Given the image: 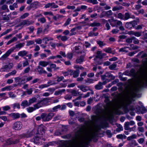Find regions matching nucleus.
<instances>
[{
  "label": "nucleus",
  "mask_w": 147,
  "mask_h": 147,
  "mask_svg": "<svg viewBox=\"0 0 147 147\" xmlns=\"http://www.w3.org/2000/svg\"><path fill=\"white\" fill-rule=\"evenodd\" d=\"M88 134L84 135L83 133L81 132L80 133L78 141L77 142L74 147H83L85 140L88 137Z\"/></svg>",
  "instance_id": "nucleus-1"
},
{
  "label": "nucleus",
  "mask_w": 147,
  "mask_h": 147,
  "mask_svg": "<svg viewBox=\"0 0 147 147\" xmlns=\"http://www.w3.org/2000/svg\"><path fill=\"white\" fill-rule=\"evenodd\" d=\"M47 101V98L43 99L38 103L37 104L34 105V107H29L27 108V110L29 113H31L35 110L36 109H38L39 108L42 107L45 104H46Z\"/></svg>",
  "instance_id": "nucleus-2"
},
{
  "label": "nucleus",
  "mask_w": 147,
  "mask_h": 147,
  "mask_svg": "<svg viewBox=\"0 0 147 147\" xmlns=\"http://www.w3.org/2000/svg\"><path fill=\"white\" fill-rule=\"evenodd\" d=\"M54 116L53 113H51L48 114L43 113L41 116V119L44 121H48L51 120Z\"/></svg>",
  "instance_id": "nucleus-3"
},
{
  "label": "nucleus",
  "mask_w": 147,
  "mask_h": 147,
  "mask_svg": "<svg viewBox=\"0 0 147 147\" xmlns=\"http://www.w3.org/2000/svg\"><path fill=\"white\" fill-rule=\"evenodd\" d=\"M22 123L20 121H17L13 123L12 128L15 130H20L22 129Z\"/></svg>",
  "instance_id": "nucleus-4"
},
{
  "label": "nucleus",
  "mask_w": 147,
  "mask_h": 147,
  "mask_svg": "<svg viewBox=\"0 0 147 147\" xmlns=\"http://www.w3.org/2000/svg\"><path fill=\"white\" fill-rule=\"evenodd\" d=\"M14 49L13 48H11L5 54L1 56V58L5 59L14 51Z\"/></svg>",
  "instance_id": "nucleus-5"
},
{
  "label": "nucleus",
  "mask_w": 147,
  "mask_h": 147,
  "mask_svg": "<svg viewBox=\"0 0 147 147\" xmlns=\"http://www.w3.org/2000/svg\"><path fill=\"white\" fill-rule=\"evenodd\" d=\"M19 141V140L18 139H16L15 140L13 138L9 139L6 141H5V142H6V144L7 145H9L11 144H15L18 142Z\"/></svg>",
  "instance_id": "nucleus-6"
},
{
  "label": "nucleus",
  "mask_w": 147,
  "mask_h": 147,
  "mask_svg": "<svg viewBox=\"0 0 147 147\" xmlns=\"http://www.w3.org/2000/svg\"><path fill=\"white\" fill-rule=\"evenodd\" d=\"M135 122L133 121H131L129 122H126L125 123L124 128L126 130L129 129V125H133L135 124Z\"/></svg>",
  "instance_id": "nucleus-7"
},
{
  "label": "nucleus",
  "mask_w": 147,
  "mask_h": 147,
  "mask_svg": "<svg viewBox=\"0 0 147 147\" xmlns=\"http://www.w3.org/2000/svg\"><path fill=\"white\" fill-rule=\"evenodd\" d=\"M58 7V6L54 3H49L46 4L45 6V7L46 8L51 7L52 8H56Z\"/></svg>",
  "instance_id": "nucleus-8"
},
{
  "label": "nucleus",
  "mask_w": 147,
  "mask_h": 147,
  "mask_svg": "<svg viewBox=\"0 0 147 147\" xmlns=\"http://www.w3.org/2000/svg\"><path fill=\"white\" fill-rule=\"evenodd\" d=\"M78 87L83 92H86L89 89L88 87L86 86H85L82 85L78 86Z\"/></svg>",
  "instance_id": "nucleus-9"
},
{
  "label": "nucleus",
  "mask_w": 147,
  "mask_h": 147,
  "mask_svg": "<svg viewBox=\"0 0 147 147\" xmlns=\"http://www.w3.org/2000/svg\"><path fill=\"white\" fill-rule=\"evenodd\" d=\"M37 69L39 74H46L47 73V72L42 67H40V66H38Z\"/></svg>",
  "instance_id": "nucleus-10"
},
{
  "label": "nucleus",
  "mask_w": 147,
  "mask_h": 147,
  "mask_svg": "<svg viewBox=\"0 0 147 147\" xmlns=\"http://www.w3.org/2000/svg\"><path fill=\"white\" fill-rule=\"evenodd\" d=\"M106 55L105 53H102L101 51H98L97 53V56L96 57V60H98L97 58L100 59L102 58L103 56Z\"/></svg>",
  "instance_id": "nucleus-11"
},
{
  "label": "nucleus",
  "mask_w": 147,
  "mask_h": 147,
  "mask_svg": "<svg viewBox=\"0 0 147 147\" xmlns=\"http://www.w3.org/2000/svg\"><path fill=\"white\" fill-rule=\"evenodd\" d=\"M38 64L39 65L45 67L49 64V63L45 61H40L39 62Z\"/></svg>",
  "instance_id": "nucleus-12"
},
{
  "label": "nucleus",
  "mask_w": 147,
  "mask_h": 147,
  "mask_svg": "<svg viewBox=\"0 0 147 147\" xmlns=\"http://www.w3.org/2000/svg\"><path fill=\"white\" fill-rule=\"evenodd\" d=\"M65 91V89L59 90L57 91H55L54 93V94L56 95L61 94L63 93Z\"/></svg>",
  "instance_id": "nucleus-13"
},
{
  "label": "nucleus",
  "mask_w": 147,
  "mask_h": 147,
  "mask_svg": "<svg viewBox=\"0 0 147 147\" xmlns=\"http://www.w3.org/2000/svg\"><path fill=\"white\" fill-rule=\"evenodd\" d=\"M41 139L38 137H35L34 139V142L36 144H41V143L40 142Z\"/></svg>",
  "instance_id": "nucleus-14"
},
{
  "label": "nucleus",
  "mask_w": 147,
  "mask_h": 147,
  "mask_svg": "<svg viewBox=\"0 0 147 147\" xmlns=\"http://www.w3.org/2000/svg\"><path fill=\"white\" fill-rule=\"evenodd\" d=\"M28 53V52L25 51H21L18 53V55L22 57L26 55Z\"/></svg>",
  "instance_id": "nucleus-15"
},
{
  "label": "nucleus",
  "mask_w": 147,
  "mask_h": 147,
  "mask_svg": "<svg viewBox=\"0 0 147 147\" xmlns=\"http://www.w3.org/2000/svg\"><path fill=\"white\" fill-rule=\"evenodd\" d=\"M9 69L7 65L3 66L1 69L2 72H8L9 71Z\"/></svg>",
  "instance_id": "nucleus-16"
},
{
  "label": "nucleus",
  "mask_w": 147,
  "mask_h": 147,
  "mask_svg": "<svg viewBox=\"0 0 147 147\" xmlns=\"http://www.w3.org/2000/svg\"><path fill=\"white\" fill-rule=\"evenodd\" d=\"M20 115L18 113H13L10 115V116L14 119L19 118L20 117Z\"/></svg>",
  "instance_id": "nucleus-17"
},
{
  "label": "nucleus",
  "mask_w": 147,
  "mask_h": 147,
  "mask_svg": "<svg viewBox=\"0 0 147 147\" xmlns=\"http://www.w3.org/2000/svg\"><path fill=\"white\" fill-rule=\"evenodd\" d=\"M21 105L24 108L30 105V104L26 100H24L23 101L21 104Z\"/></svg>",
  "instance_id": "nucleus-18"
},
{
  "label": "nucleus",
  "mask_w": 147,
  "mask_h": 147,
  "mask_svg": "<svg viewBox=\"0 0 147 147\" xmlns=\"http://www.w3.org/2000/svg\"><path fill=\"white\" fill-rule=\"evenodd\" d=\"M57 38L58 39H60V38L63 41H65L67 39V37L66 36H58L57 37Z\"/></svg>",
  "instance_id": "nucleus-19"
},
{
  "label": "nucleus",
  "mask_w": 147,
  "mask_h": 147,
  "mask_svg": "<svg viewBox=\"0 0 147 147\" xmlns=\"http://www.w3.org/2000/svg\"><path fill=\"white\" fill-rule=\"evenodd\" d=\"M102 88V84L101 82H99L98 84L95 86V88L97 90H100Z\"/></svg>",
  "instance_id": "nucleus-20"
},
{
  "label": "nucleus",
  "mask_w": 147,
  "mask_h": 147,
  "mask_svg": "<svg viewBox=\"0 0 147 147\" xmlns=\"http://www.w3.org/2000/svg\"><path fill=\"white\" fill-rule=\"evenodd\" d=\"M52 40L53 38H51L46 37L43 39L42 41L43 42H44L45 44H46L49 41Z\"/></svg>",
  "instance_id": "nucleus-21"
},
{
  "label": "nucleus",
  "mask_w": 147,
  "mask_h": 147,
  "mask_svg": "<svg viewBox=\"0 0 147 147\" xmlns=\"http://www.w3.org/2000/svg\"><path fill=\"white\" fill-rule=\"evenodd\" d=\"M30 136L28 134H23L22 135H20L19 136V138H28Z\"/></svg>",
  "instance_id": "nucleus-22"
},
{
  "label": "nucleus",
  "mask_w": 147,
  "mask_h": 147,
  "mask_svg": "<svg viewBox=\"0 0 147 147\" xmlns=\"http://www.w3.org/2000/svg\"><path fill=\"white\" fill-rule=\"evenodd\" d=\"M111 20H113L114 21H117V20H115L113 19H111L109 20V23H110L111 25L112 26H116V23L114 22H113V21H111Z\"/></svg>",
  "instance_id": "nucleus-23"
},
{
  "label": "nucleus",
  "mask_w": 147,
  "mask_h": 147,
  "mask_svg": "<svg viewBox=\"0 0 147 147\" xmlns=\"http://www.w3.org/2000/svg\"><path fill=\"white\" fill-rule=\"evenodd\" d=\"M111 20L112 21H112L113 22H115V23H116V26H120L122 25V22L120 21H118V20L114 21L113 20H111Z\"/></svg>",
  "instance_id": "nucleus-24"
},
{
  "label": "nucleus",
  "mask_w": 147,
  "mask_h": 147,
  "mask_svg": "<svg viewBox=\"0 0 147 147\" xmlns=\"http://www.w3.org/2000/svg\"><path fill=\"white\" fill-rule=\"evenodd\" d=\"M60 107H61V106L60 105H58L56 106L55 107H53L52 109V110H51V111H53V112L56 111H57L58 109L60 108Z\"/></svg>",
  "instance_id": "nucleus-25"
},
{
  "label": "nucleus",
  "mask_w": 147,
  "mask_h": 147,
  "mask_svg": "<svg viewBox=\"0 0 147 147\" xmlns=\"http://www.w3.org/2000/svg\"><path fill=\"white\" fill-rule=\"evenodd\" d=\"M141 110V113L142 114H143L146 113L147 112V110L144 107H142L140 108Z\"/></svg>",
  "instance_id": "nucleus-26"
},
{
  "label": "nucleus",
  "mask_w": 147,
  "mask_h": 147,
  "mask_svg": "<svg viewBox=\"0 0 147 147\" xmlns=\"http://www.w3.org/2000/svg\"><path fill=\"white\" fill-rule=\"evenodd\" d=\"M36 100V98H32L30 99L29 101V104H30V105L35 102Z\"/></svg>",
  "instance_id": "nucleus-27"
},
{
  "label": "nucleus",
  "mask_w": 147,
  "mask_h": 147,
  "mask_svg": "<svg viewBox=\"0 0 147 147\" xmlns=\"http://www.w3.org/2000/svg\"><path fill=\"white\" fill-rule=\"evenodd\" d=\"M2 109L4 111H7L10 109V107L8 105H7L2 107Z\"/></svg>",
  "instance_id": "nucleus-28"
},
{
  "label": "nucleus",
  "mask_w": 147,
  "mask_h": 147,
  "mask_svg": "<svg viewBox=\"0 0 147 147\" xmlns=\"http://www.w3.org/2000/svg\"><path fill=\"white\" fill-rule=\"evenodd\" d=\"M125 26L127 28H130L132 27V25L131 23L127 22L126 23Z\"/></svg>",
  "instance_id": "nucleus-29"
},
{
  "label": "nucleus",
  "mask_w": 147,
  "mask_h": 147,
  "mask_svg": "<svg viewBox=\"0 0 147 147\" xmlns=\"http://www.w3.org/2000/svg\"><path fill=\"white\" fill-rule=\"evenodd\" d=\"M130 18L129 14L128 13H125L124 17V20H127Z\"/></svg>",
  "instance_id": "nucleus-30"
},
{
  "label": "nucleus",
  "mask_w": 147,
  "mask_h": 147,
  "mask_svg": "<svg viewBox=\"0 0 147 147\" xmlns=\"http://www.w3.org/2000/svg\"><path fill=\"white\" fill-rule=\"evenodd\" d=\"M13 108L14 109H15L16 108L17 109H20V104L19 103H16L13 105Z\"/></svg>",
  "instance_id": "nucleus-31"
},
{
  "label": "nucleus",
  "mask_w": 147,
  "mask_h": 147,
  "mask_svg": "<svg viewBox=\"0 0 147 147\" xmlns=\"http://www.w3.org/2000/svg\"><path fill=\"white\" fill-rule=\"evenodd\" d=\"M84 60V59L83 57H82L80 58H78L76 60V61L77 63H80L83 61Z\"/></svg>",
  "instance_id": "nucleus-32"
},
{
  "label": "nucleus",
  "mask_w": 147,
  "mask_h": 147,
  "mask_svg": "<svg viewBox=\"0 0 147 147\" xmlns=\"http://www.w3.org/2000/svg\"><path fill=\"white\" fill-rule=\"evenodd\" d=\"M45 130L44 127V126L41 125H40L38 127V131H44Z\"/></svg>",
  "instance_id": "nucleus-33"
},
{
  "label": "nucleus",
  "mask_w": 147,
  "mask_h": 147,
  "mask_svg": "<svg viewBox=\"0 0 147 147\" xmlns=\"http://www.w3.org/2000/svg\"><path fill=\"white\" fill-rule=\"evenodd\" d=\"M77 28V27H75V28H74L71 29V32L70 34L71 35H74L76 34V32L75 31H76Z\"/></svg>",
  "instance_id": "nucleus-34"
},
{
  "label": "nucleus",
  "mask_w": 147,
  "mask_h": 147,
  "mask_svg": "<svg viewBox=\"0 0 147 147\" xmlns=\"http://www.w3.org/2000/svg\"><path fill=\"white\" fill-rule=\"evenodd\" d=\"M97 43L99 45V46L100 47H102L103 46L105 45V44L104 42L101 41H97Z\"/></svg>",
  "instance_id": "nucleus-35"
},
{
  "label": "nucleus",
  "mask_w": 147,
  "mask_h": 147,
  "mask_svg": "<svg viewBox=\"0 0 147 147\" xmlns=\"http://www.w3.org/2000/svg\"><path fill=\"white\" fill-rule=\"evenodd\" d=\"M136 138V135L135 134H133L127 138V140H130L132 139Z\"/></svg>",
  "instance_id": "nucleus-36"
},
{
  "label": "nucleus",
  "mask_w": 147,
  "mask_h": 147,
  "mask_svg": "<svg viewBox=\"0 0 147 147\" xmlns=\"http://www.w3.org/2000/svg\"><path fill=\"white\" fill-rule=\"evenodd\" d=\"M43 14L45 16H47V15H49V16H53V14L52 12L50 11V12H47V11H45L43 13Z\"/></svg>",
  "instance_id": "nucleus-37"
},
{
  "label": "nucleus",
  "mask_w": 147,
  "mask_h": 147,
  "mask_svg": "<svg viewBox=\"0 0 147 147\" xmlns=\"http://www.w3.org/2000/svg\"><path fill=\"white\" fill-rule=\"evenodd\" d=\"M117 17L123 20L124 19V16L121 13H118Z\"/></svg>",
  "instance_id": "nucleus-38"
},
{
  "label": "nucleus",
  "mask_w": 147,
  "mask_h": 147,
  "mask_svg": "<svg viewBox=\"0 0 147 147\" xmlns=\"http://www.w3.org/2000/svg\"><path fill=\"white\" fill-rule=\"evenodd\" d=\"M72 97V96L70 94H67L65 96L64 98L66 100H70L71 99Z\"/></svg>",
  "instance_id": "nucleus-39"
},
{
  "label": "nucleus",
  "mask_w": 147,
  "mask_h": 147,
  "mask_svg": "<svg viewBox=\"0 0 147 147\" xmlns=\"http://www.w3.org/2000/svg\"><path fill=\"white\" fill-rule=\"evenodd\" d=\"M38 5V2L37 1H35L32 3L31 4V6L32 7H36V6Z\"/></svg>",
  "instance_id": "nucleus-40"
},
{
  "label": "nucleus",
  "mask_w": 147,
  "mask_h": 147,
  "mask_svg": "<svg viewBox=\"0 0 147 147\" xmlns=\"http://www.w3.org/2000/svg\"><path fill=\"white\" fill-rule=\"evenodd\" d=\"M127 47H125L120 49L119 50V52H127L128 51L127 50Z\"/></svg>",
  "instance_id": "nucleus-41"
},
{
  "label": "nucleus",
  "mask_w": 147,
  "mask_h": 147,
  "mask_svg": "<svg viewBox=\"0 0 147 147\" xmlns=\"http://www.w3.org/2000/svg\"><path fill=\"white\" fill-rule=\"evenodd\" d=\"M137 145V143L135 142V141L134 140L132 141L131 144H130V146L131 147H133V146H136Z\"/></svg>",
  "instance_id": "nucleus-42"
},
{
  "label": "nucleus",
  "mask_w": 147,
  "mask_h": 147,
  "mask_svg": "<svg viewBox=\"0 0 147 147\" xmlns=\"http://www.w3.org/2000/svg\"><path fill=\"white\" fill-rule=\"evenodd\" d=\"M49 85L48 84H42L39 86V88L40 89H42L48 87Z\"/></svg>",
  "instance_id": "nucleus-43"
},
{
  "label": "nucleus",
  "mask_w": 147,
  "mask_h": 147,
  "mask_svg": "<svg viewBox=\"0 0 147 147\" xmlns=\"http://www.w3.org/2000/svg\"><path fill=\"white\" fill-rule=\"evenodd\" d=\"M117 65L115 64H113L109 66V68L111 69H114L115 68Z\"/></svg>",
  "instance_id": "nucleus-44"
},
{
  "label": "nucleus",
  "mask_w": 147,
  "mask_h": 147,
  "mask_svg": "<svg viewBox=\"0 0 147 147\" xmlns=\"http://www.w3.org/2000/svg\"><path fill=\"white\" fill-rule=\"evenodd\" d=\"M38 20L40 21L42 23H44L46 21L45 18L44 17L40 18Z\"/></svg>",
  "instance_id": "nucleus-45"
},
{
  "label": "nucleus",
  "mask_w": 147,
  "mask_h": 147,
  "mask_svg": "<svg viewBox=\"0 0 147 147\" xmlns=\"http://www.w3.org/2000/svg\"><path fill=\"white\" fill-rule=\"evenodd\" d=\"M79 73L77 71H74L73 72V77H76L79 76Z\"/></svg>",
  "instance_id": "nucleus-46"
},
{
  "label": "nucleus",
  "mask_w": 147,
  "mask_h": 147,
  "mask_svg": "<svg viewBox=\"0 0 147 147\" xmlns=\"http://www.w3.org/2000/svg\"><path fill=\"white\" fill-rule=\"evenodd\" d=\"M86 83H91L93 82V80L92 79H88L86 80Z\"/></svg>",
  "instance_id": "nucleus-47"
},
{
  "label": "nucleus",
  "mask_w": 147,
  "mask_h": 147,
  "mask_svg": "<svg viewBox=\"0 0 147 147\" xmlns=\"http://www.w3.org/2000/svg\"><path fill=\"white\" fill-rule=\"evenodd\" d=\"M122 9L121 7H115L113 8L112 10L113 11H116V10L120 9Z\"/></svg>",
  "instance_id": "nucleus-48"
},
{
  "label": "nucleus",
  "mask_w": 147,
  "mask_h": 147,
  "mask_svg": "<svg viewBox=\"0 0 147 147\" xmlns=\"http://www.w3.org/2000/svg\"><path fill=\"white\" fill-rule=\"evenodd\" d=\"M71 21V19L70 18H68L67 19V20L66 21V22L65 23L64 25L65 26H67V25H68V24H69Z\"/></svg>",
  "instance_id": "nucleus-49"
},
{
  "label": "nucleus",
  "mask_w": 147,
  "mask_h": 147,
  "mask_svg": "<svg viewBox=\"0 0 147 147\" xmlns=\"http://www.w3.org/2000/svg\"><path fill=\"white\" fill-rule=\"evenodd\" d=\"M28 15L29 14L28 13H25L22 16H21L20 18L22 19H24L26 17H27Z\"/></svg>",
  "instance_id": "nucleus-50"
},
{
  "label": "nucleus",
  "mask_w": 147,
  "mask_h": 147,
  "mask_svg": "<svg viewBox=\"0 0 147 147\" xmlns=\"http://www.w3.org/2000/svg\"><path fill=\"white\" fill-rule=\"evenodd\" d=\"M67 85L64 83H61L60 84V86L58 87L57 88H60L62 87H66Z\"/></svg>",
  "instance_id": "nucleus-51"
},
{
  "label": "nucleus",
  "mask_w": 147,
  "mask_h": 147,
  "mask_svg": "<svg viewBox=\"0 0 147 147\" xmlns=\"http://www.w3.org/2000/svg\"><path fill=\"white\" fill-rule=\"evenodd\" d=\"M111 75L109 73H107L104 76H102V78H103V77L105 76V77H110L111 76Z\"/></svg>",
  "instance_id": "nucleus-52"
},
{
  "label": "nucleus",
  "mask_w": 147,
  "mask_h": 147,
  "mask_svg": "<svg viewBox=\"0 0 147 147\" xmlns=\"http://www.w3.org/2000/svg\"><path fill=\"white\" fill-rule=\"evenodd\" d=\"M8 94L9 95V96L11 98H14L16 96V95L13 93V92H9V93Z\"/></svg>",
  "instance_id": "nucleus-53"
},
{
  "label": "nucleus",
  "mask_w": 147,
  "mask_h": 147,
  "mask_svg": "<svg viewBox=\"0 0 147 147\" xmlns=\"http://www.w3.org/2000/svg\"><path fill=\"white\" fill-rule=\"evenodd\" d=\"M119 30L117 29H115L113 30H112V33L113 34H115L118 33L119 32Z\"/></svg>",
  "instance_id": "nucleus-54"
},
{
  "label": "nucleus",
  "mask_w": 147,
  "mask_h": 147,
  "mask_svg": "<svg viewBox=\"0 0 147 147\" xmlns=\"http://www.w3.org/2000/svg\"><path fill=\"white\" fill-rule=\"evenodd\" d=\"M35 42L38 44H40L42 42V40L41 39L38 38L36 39Z\"/></svg>",
  "instance_id": "nucleus-55"
},
{
  "label": "nucleus",
  "mask_w": 147,
  "mask_h": 147,
  "mask_svg": "<svg viewBox=\"0 0 147 147\" xmlns=\"http://www.w3.org/2000/svg\"><path fill=\"white\" fill-rule=\"evenodd\" d=\"M71 92L74 96H76L77 95V93L75 90H72Z\"/></svg>",
  "instance_id": "nucleus-56"
},
{
  "label": "nucleus",
  "mask_w": 147,
  "mask_h": 147,
  "mask_svg": "<svg viewBox=\"0 0 147 147\" xmlns=\"http://www.w3.org/2000/svg\"><path fill=\"white\" fill-rule=\"evenodd\" d=\"M34 42L33 41L30 40L28 41L27 42V45L29 46L30 45H32L34 43Z\"/></svg>",
  "instance_id": "nucleus-57"
},
{
  "label": "nucleus",
  "mask_w": 147,
  "mask_h": 147,
  "mask_svg": "<svg viewBox=\"0 0 147 147\" xmlns=\"http://www.w3.org/2000/svg\"><path fill=\"white\" fill-rule=\"evenodd\" d=\"M0 119H1L4 121H5L7 120V117L5 116L0 117Z\"/></svg>",
  "instance_id": "nucleus-58"
},
{
  "label": "nucleus",
  "mask_w": 147,
  "mask_h": 147,
  "mask_svg": "<svg viewBox=\"0 0 147 147\" xmlns=\"http://www.w3.org/2000/svg\"><path fill=\"white\" fill-rule=\"evenodd\" d=\"M144 138H140L138 140V142L140 144H142L144 141Z\"/></svg>",
  "instance_id": "nucleus-59"
},
{
  "label": "nucleus",
  "mask_w": 147,
  "mask_h": 147,
  "mask_svg": "<svg viewBox=\"0 0 147 147\" xmlns=\"http://www.w3.org/2000/svg\"><path fill=\"white\" fill-rule=\"evenodd\" d=\"M6 87L7 88V90H10L12 89L14 87V86H7Z\"/></svg>",
  "instance_id": "nucleus-60"
},
{
  "label": "nucleus",
  "mask_w": 147,
  "mask_h": 147,
  "mask_svg": "<svg viewBox=\"0 0 147 147\" xmlns=\"http://www.w3.org/2000/svg\"><path fill=\"white\" fill-rule=\"evenodd\" d=\"M134 35L137 36V37H139L141 35V34L140 33L138 32H134Z\"/></svg>",
  "instance_id": "nucleus-61"
},
{
  "label": "nucleus",
  "mask_w": 147,
  "mask_h": 147,
  "mask_svg": "<svg viewBox=\"0 0 147 147\" xmlns=\"http://www.w3.org/2000/svg\"><path fill=\"white\" fill-rule=\"evenodd\" d=\"M133 38V42L135 44H138L139 43V41L136 38Z\"/></svg>",
  "instance_id": "nucleus-62"
},
{
  "label": "nucleus",
  "mask_w": 147,
  "mask_h": 147,
  "mask_svg": "<svg viewBox=\"0 0 147 147\" xmlns=\"http://www.w3.org/2000/svg\"><path fill=\"white\" fill-rule=\"evenodd\" d=\"M10 70L11 68H12L13 66V65L12 63H9L8 65H7Z\"/></svg>",
  "instance_id": "nucleus-63"
},
{
  "label": "nucleus",
  "mask_w": 147,
  "mask_h": 147,
  "mask_svg": "<svg viewBox=\"0 0 147 147\" xmlns=\"http://www.w3.org/2000/svg\"><path fill=\"white\" fill-rule=\"evenodd\" d=\"M112 14V12L111 10L108 11L106 12V14L108 16L111 15Z\"/></svg>",
  "instance_id": "nucleus-64"
}]
</instances>
